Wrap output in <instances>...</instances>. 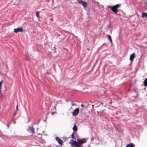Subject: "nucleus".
<instances>
[{
  "instance_id": "0eeeda50",
  "label": "nucleus",
  "mask_w": 147,
  "mask_h": 147,
  "mask_svg": "<svg viewBox=\"0 0 147 147\" xmlns=\"http://www.w3.org/2000/svg\"><path fill=\"white\" fill-rule=\"evenodd\" d=\"M77 142L76 141L71 140L69 142V143L72 146H75Z\"/></svg>"
},
{
  "instance_id": "6ab92c4d",
  "label": "nucleus",
  "mask_w": 147,
  "mask_h": 147,
  "mask_svg": "<svg viewBox=\"0 0 147 147\" xmlns=\"http://www.w3.org/2000/svg\"><path fill=\"white\" fill-rule=\"evenodd\" d=\"M2 84H0V96L1 95V86Z\"/></svg>"
},
{
  "instance_id": "39448f33",
  "label": "nucleus",
  "mask_w": 147,
  "mask_h": 147,
  "mask_svg": "<svg viewBox=\"0 0 147 147\" xmlns=\"http://www.w3.org/2000/svg\"><path fill=\"white\" fill-rule=\"evenodd\" d=\"M55 139L58 142L59 144H60L61 146L63 142V141L58 137H56L55 138Z\"/></svg>"
},
{
  "instance_id": "a211bd4d",
  "label": "nucleus",
  "mask_w": 147,
  "mask_h": 147,
  "mask_svg": "<svg viewBox=\"0 0 147 147\" xmlns=\"http://www.w3.org/2000/svg\"><path fill=\"white\" fill-rule=\"evenodd\" d=\"M36 16L37 17V18H39V12L38 11H37L36 12Z\"/></svg>"
},
{
  "instance_id": "ddd939ff",
  "label": "nucleus",
  "mask_w": 147,
  "mask_h": 147,
  "mask_svg": "<svg viewBox=\"0 0 147 147\" xmlns=\"http://www.w3.org/2000/svg\"><path fill=\"white\" fill-rule=\"evenodd\" d=\"M120 6H121L120 4H117L115 5H114V6H113L112 7H113L114 8H115L116 9L117 8L119 7Z\"/></svg>"
},
{
  "instance_id": "1a4fd4ad",
  "label": "nucleus",
  "mask_w": 147,
  "mask_h": 147,
  "mask_svg": "<svg viewBox=\"0 0 147 147\" xmlns=\"http://www.w3.org/2000/svg\"><path fill=\"white\" fill-rule=\"evenodd\" d=\"M111 9L113 12L115 13H117V9L113 7H111Z\"/></svg>"
},
{
  "instance_id": "f03ea898",
  "label": "nucleus",
  "mask_w": 147,
  "mask_h": 147,
  "mask_svg": "<svg viewBox=\"0 0 147 147\" xmlns=\"http://www.w3.org/2000/svg\"><path fill=\"white\" fill-rule=\"evenodd\" d=\"M77 140L78 142H79L81 145L82 144L85 143L86 141V138L82 139L81 140L78 139Z\"/></svg>"
},
{
  "instance_id": "393cba45",
  "label": "nucleus",
  "mask_w": 147,
  "mask_h": 147,
  "mask_svg": "<svg viewBox=\"0 0 147 147\" xmlns=\"http://www.w3.org/2000/svg\"><path fill=\"white\" fill-rule=\"evenodd\" d=\"M56 147H59L58 146H56Z\"/></svg>"
},
{
  "instance_id": "7ed1b4c3",
  "label": "nucleus",
  "mask_w": 147,
  "mask_h": 147,
  "mask_svg": "<svg viewBox=\"0 0 147 147\" xmlns=\"http://www.w3.org/2000/svg\"><path fill=\"white\" fill-rule=\"evenodd\" d=\"M79 112V109L78 108H76L75 109L72 113L73 115L76 116L77 115Z\"/></svg>"
},
{
  "instance_id": "9d476101",
  "label": "nucleus",
  "mask_w": 147,
  "mask_h": 147,
  "mask_svg": "<svg viewBox=\"0 0 147 147\" xmlns=\"http://www.w3.org/2000/svg\"><path fill=\"white\" fill-rule=\"evenodd\" d=\"M134 146V145L132 143H130L126 145L127 147H133Z\"/></svg>"
},
{
  "instance_id": "2eb2a0df",
  "label": "nucleus",
  "mask_w": 147,
  "mask_h": 147,
  "mask_svg": "<svg viewBox=\"0 0 147 147\" xmlns=\"http://www.w3.org/2000/svg\"><path fill=\"white\" fill-rule=\"evenodd\" d=\"M81 145L79 142H77L76 143L75 146L76 147H81Z\"/></svg>"
},
{
  "instance_id": "aec40b11",
  "label": "nucleus",
  "mask_w": 147,
  "mask_h": 147,
  "mask_svg": "<svg viewBox=\"0 0 147 147\" xmlns=\"http://www.w3.org/2000/svg\"><path fill=\"white\" fill-rule=\"evenodd\" d=\"M71 105L72 106H74V104L73 103V102L72 101H71Z\"/></svg>"
},
{
  "instance_id": "6e6552de",
  "label": "nucleus",
  "mask_w": 147,
  "mask_h": 147,
  "mask_svg": "<svg viewBox=\"0 0 147 147\" xmlns=\"http://www.w3.org/2000/svg\"><path fill=\"white\" fill-rule=\"evenodd\" d=\"M28 129L33 134L35 133L34 129L33 127L29 126L28 127Z\"/></svg>"
},
{
  "instance_id": "423d86ee",
  "label": "nucleus",
  "mask_w": 147,
  "mask_h": 147,
  "mask_svg": "<svg viewBox=\"0 0 147 147\" xmlns=\"http://www.w3.org/2000/svg\"><path fill=\"white\" fill-rule=\"evenodd\" d=\"M135 57V55L134 53L131 54L130 56V60L131 61H132L134 60Z\"/></svg>"
},
{
  "instance_id": "4468645a",
  "label": "nucleus",
  "mask_w": 147,
  "mask_h": 147,
  "mask_svg": "<svg viewBox=\"0 0 147 147\" xmlns=\"http://www.w3.org/2000/svg\"><path fill=\"white\" fill-rule=\"evenodd\" d=\"M144 85L145 86H147V78L144 81Z\"/></svg>"
},
{
  "instance_id": "f3484780",
  "label": "nucleus",
  "mask_w": 147,
  "mask_h": 147,
  "mask_svg": "<svg viewBox=\"0 0 147 147\" xmlns=\"http://www.w3.org/2000/svg\"><path fill=\"white\" fill-rule=\"evenodd\" d=\"M75 133V131H74L71 135L72 138L73 139H74L75 138V137H74Z\"/></svg>"
},
{
  "instance_id": "f8f14e48",
  "label": "nucleus",
  "mask_w": 147,
  "mask_h": 147,
  "mask_svg": "<svg viewBox=\"0 0 147 147\" xmlns=\"http://www.w3.org/2000/svg\"><path fill=\"white\" fill-rule=\"evenodd\" d=\"M72 129L74 131H77V128L76 127V124H74V126L73 127Z\"/></svg>"
},
{
  "instance_id": "7c9ffc66",
  "label": "nucleus",
  "mask_w": 147,
  "mask_h": 147,
  "mask_svg": "<svg viewBox=\"0 0 147 147\" xmlns=\"http://www.w3.org/2000/svg\"><path fill=\"white\" fill-rule=\"evenodd\" d=\"M44 131H43V133H44Z\"/></svg>"
},
{
  "instance_id": "cd10ccee",
  "label": "nucleus",
  "mask_w": 147,
  "mask_h": 147,
  "mask_svg": "<svg viewBox=\"0 0 147 147\" xmlns=\"http://www.w3.org/2000/svg\"><path fill=\"white\" fill-rule=\"evenodd\" d=\"M51 114H53V112H52V113H51Z\"/></svg>"
},
{
  "instance_id": "5701e85b",
  "label": "nucleus",
  "mask_w": 147,
  "mask_h": 147,
  "mask_svg": "<svg viewBox=\"0 0 147 147\" xmlns=\"http://www.w3.org/2000/svg\"><path fill=\"white\" fill-rule=\"evenodd\" d=\"M81 106L82 107H84V105H83V104H82L81 105Z\"/></svg>"
},
{
  "instance_id": "c85d7f7f",
  "label": "nucleus",
  "mask_w": 147,
  "mask_h": 147,
  "mask_svg": "<svg viewBox=\"0 0 147 147\" xmlns=\"http://www.w3.org/2000/svg\"><path fill=\"white\" fill-rule=\"evenodd\" d=\"M15 114H16L15 113V114H14V115H13V116H14V115H15Z\"/></svg>"
},
{
  "instance_id": "bb28decb",
  "label": "nucleus",
  "mask_w": 147,
  "mask_h": 147,
  "mask_svg": "<svg viewBox=\"0 0 147 147\" xmlns=\"http://www.w3.org/2000/svg\"><path fill=\"white\" fill-rule=\"evenodd\" d=\"M26 57H27V55H26Z\"/></svg>"
},
{
  "instance_id": "f257e3e1",
  "label": "nucleus",
  "mask_w": 147,
  "mask_h": 147,
  "mask_svg": "<svg viewBox=\"0 0 147 147\" xmlns=\"http://www.w3.org/2000/svg\"><path fill=\"white\" fill-rule=\"evenodd\" d=\"M78 2L84 7H86L87 6V3L82 0H78Z\"/></svg>"
},
{
  "instance_id": "9b49d317",
  "label": "nucleus",
  "mask_w": 147,
  "mask_h": 147,
  "mask_svg": "<svg viewBox=\"0 0 147 147\" xmlns=\"http://www.w3.org/2000/svg\"><path fill=\"white\" fill-rule=\"evenodd\" d=\"M142 17L143 18L144 17L147 18V13H143L142 14Z\"/></svg>"
},
{
  "instance_id": "dca6fc26",
  "label": "nucleus",
  "mask_w": 147,
  "mask_h": 147,
  "mask_svg": "<svg viewBox=\"0 0 147 147\" xmlns=\"http://www.w3.org/2000/svg\"><path fill=\"white\" fill-rule=\"evenodd\" d=\"M108 40L111 41V42H112V39L110 35H108Z\"/></svg>"
},
{
  "instance_id": "c756f323",
  "label": "nucleus",
  "mask_w": 147,
  "mask_h": 147,
  "mask_svg": "<svg viewBox=\"0 0 147 147\" xmlns=\"http://www.w3.org/2000/svg\"><path fill=\"white\" fill-rule=\"evenodd\" d=\"M27 60H29V59H27Z\"/></svg>"
},
{
  "instance_id": "412c9836",
  "label": "nucleus",
  "mask_w": 147,
  "mask_h": 147,
  "mask_svg": "<svg viewBox=\"0 0 147 147\" xmlns=\"http://www.w3.org/2000/svg\"><path fill=\"white\" fill-rule=\"evenodd\" d=\"M18 105H17L16 106V109H17V111L18 110Z\"/></svg>"
},
{
  "instance_id": "b1692460",
  "label": "nucleus",
  "mask_w": 147,
  "mask_h": 147,
  "mask_svg": "<svg viewBox=\"0 0 147 147\" xmlns=\"http://www.w3.org/2000/svg\"><path fill=\"white\" fill-rule=\"evenodd\" d=\"M14 124H15L16 123V122L15 121H14Z\"/></svg>"
},
{
  "instance_id": "4be33fe9",
  "label": "nucleus",
  "mask_w": 147,
  "mask_h": 147,
  "mask_svg": "<svg viewBox=\"0 0 147 147\" xmlns=\"http://www.w3.org/2000/svg\"><path fill=\"white\" fill-rule=\"evenodd\" d=\"M2 82H3V81L2 80H1L0 81V84H2Z\"/></svg>"
},
{
  "instance_id": "20e7f679",
  "label": "nucleus",
  "mask_w": 147,
  "mask_h": 147,
  "mask_svg": "<svg viewBox=\"0 0 147 147\" xmlns=\"http://www.w3.org/2000/svg\"><path fill=\"white\" fill-rule=\"evenodd\" d=\"M23 29L22 27L18 28H15L14 30V31L15 33H18L19 32H22Z\"/></svg>"
},
{
  "instance_id": "a878e982",
  "label": "nucleus",
  "mask_w": 147,
  "mask_h": 147,
  "mask_svg": "<svg viewBox=\"0 0 147 147\" xmlns=\"http://www.w3.org/2000/svg\"><path fill=\"white\" fill-rule=\"evenodd\" d=\"M97 113L98 114L99 112L97 111Z\"/></svg>"
}]
</instances>
